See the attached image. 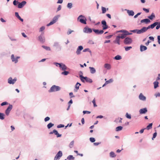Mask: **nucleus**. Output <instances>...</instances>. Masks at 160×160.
Here are the masks:
<instances>
[{"label": "nucleus", "instance_id": "f257e3e1", "mask_svg": "<svg viewBox=\"0 0 160 160\" xmlns=\"http://www.w3.org/2000/svg\"><path fill=\"white\" fill-rule=\"evenodd\" d=\"M79 77L80 78L81 81L83 82H85V80L88 82L91 83L92 82V80L87 77H84L82 75H80Z\"/></svg>", "mask_w": 160, "mask_h": 160}, {"label": "nucleus", "instance_id": "f03ea898", "mask_svg": "<svg viewBox=\"0 0 160 160\" xmlns=\"http://www.w3.org/2000/svg\"><path fill=\"white\" fill-rule=\"evenodd\" d=\"M77 20L82 23L86 24V19L82 15L79 16L78 17Z\"/></svg>", "mask_w": 160, "mask_h": 160}, {"label": "nucleus", "instance_id": "7ed1b4c3", "mask_svg": "<svg viewBox=\"0 0 160 160\" xmlns=\"http://www.w3.org/2000/svg\"><path fill=\"white\" fill-rule=\"evenodd\" d=\"M60 90V88L59 87L54 85L48 91L49 92H52L58 91Z\"/></svg>", "mask_w": 160, "mask_h": 160}, {"label": "nucleus", "instance_id": "20e7f679", "mask_svg": "<svg viewBox=\"0 0 160 160\" xmlns=\"http://www.w3.org/2000/svg\"><path fill=\"white\" fill-rule=\"evenodd\" d=\"M59 16H55L53 18L52 21H51L47 25V26H49L50 25H52L55 22H56L58 20Z\"/></svg>", "mask_w": 160, "mask_h": 160}, {"label": "nucleus", "instance_id": "39448f33", "mask_svg": "<svg viewBox=\"0 0 160 160\" xmlns=\"http://www.w3.org/2000/svg\"><path fill=\"white\" fill-rule=\"evenodd\" d=\"M62 155V151H59L55 157L54 160H59Z\"/></svg>", "mask_w": 160, "mask_h": 160}, {"label": "nucleus", "instance_id": "423d86ee", "mask_svg": "<svg viewBox=\"0 0 160 160\" xmlns=\"http://www.w3.org/2000/svg\"><path fill=\"white\" fill-rule=\"evenodd\" d=\"M132 42V39L128 37L126 38L123 41L124 43L127 45L131 44Z\"/></svg>", "mask_w": 160, "mask_h": 160}, {"label": "nucleus", "instance_id": "0eeeda50", "mask_svg": "<svg viewBox=\"0 0 160 160\" xmlns=\"http://www.w3.org/2000/svg\"><path fill=\"white\" fill-rule=\"evenodd\" d=\"M12 105H10L8 108L5 111V114L7 116H8L9 113L12 109Z\"/></svg>", "mask_w": 160, "mask_h": 160}, {"label": "nucleus", "instance_id": "6e6552de", "mask_svg": "<svg viewBox=\"0 0 160 160\" xmlns=\"http://www.w3.org/2000/svg\"><path fill=\"white\" fill-rule=\"evenodd\" d=\"M56 64L57 66H58V65H59V67L62 70H65L67 69V67L65 64L62 63H56Z\"/></svg>", "mask_w": 160, "mask_h": 160}, {"label": "nucleus", "instance_id": "1a4fd4ad", "mask_svg": "<svg viewBox=\"0 0 160 160\" xmlns=\"http://www.w3.org/2000/svg\"><path fill=\"white\" fill-rule=\"evenodd\" d=\"M38 40L41 42L43 43L45 41V38L43 34H42L38 37Z\"/></svg>", "mask_w": 160, "mask_h": 160}, {"label": "nucleus", "instance_id": "9d476101", "mask_svg": "<svg viewBox=\"0 0 160 160\" xmlns=\"http://www.w3.org/2000/svg\"><path fill=\"white\" fill-rule=\"evenodd\" d=\"M101 23L102 25V27L103 30H105L108 28V26L107 25V23L105 21L102 20L101 22Z\"/></svg>", "mask_w": 160, "mask_h": 160}, {"label": "nucleus", "instance_id": "9b49d317", "mask_svg": "<svg viewBox=\"0 0 160 160\" xmlns=\"http://www.w3.org/2000/svg\"><path fill=\"white\" fill-rule=\"evenodd\" d=\"M16 80L17 79L16 78L12 79L11 77H10L8 80V82L10 84H14Z\"/></svg>", "mask_w": 160, "mask_h": 160}, {"label": "nucleus", "instance_id": "f8f14e48", "mask_svg": "<svg viewBox=\"0 0 160 160\" xmlns=\"http://www.w3.org/2000/svg\"><path fill=\"white\" fill-rule=\"evenodd\" d=\"M92 30L95 32V33L97 34H102L104 32V31L103 30H99L98 29H93Z\"/></svg>", "mask_w": 160, "mask_h": 160}, {"label": "nucleus", "instance_id": "ddd939ff", "mask_svg": "<svg viewBox=\"0 0 160 160\" xmlns=\"http://www.w3.org/2000/svg\"><path fill=\"white\" fill-rule=\"evenodd\" d=\"M26 3V2L25 1H23L22 2H19L18 5V8H22Z\"/></svg>", "mask_w": 160, "mask_h": 160}, {"label": "nucleus", "instance_id": "4468645a", "mask_svg": "<svg viewBox=\"0 0 160 160\" xmlns=\"http://www.w3.org/2000/svg\"><path fill=\"white\" fill-rule=\"evenodd\" d=\"M19 57H18L16 58H15L14 55L12 54L11 55V59L13 62H14L15 63L18 62V59L19 58Z\"/></svg>", "mask_w": 160, "mask_h": 160}, {"label": "nucleus", "instance_id": "2eb2a0df", "mask_svg": "<svg viewBox=\"0 0 160 160\" xmlns=\"http://www.w3.org/2000/svg\"><path fill=\"white\" fill-rule=\"evenodd\" d=\"M120 37H119V36H118L116 37V39L113 42L114 43H117L118 45H120Z\"/></svg>", "mask_w": 160, "mask_h": 160}, {"label": "nucleus", "instance_id": "dca6fc26", "mask_svg": "<svg viewBox=\"0 0 160 160\" xmlns=\"http://www.w3.org/2000/svg\"><path fill=\"white\" fill-rule=\"evenodd\" d=\"M84 32L87 33H91L92 32V30L90 28L85 27L84 29Z\"/></svg>", "mask_w": 160, "mask_h": 160}, {"label": "nucleus", "instance_id": "f3484780", "mask_svg": "<svg viewBox=\"0 0 160 160\" xmlns=\"http://www.w3.org/2000/svg\"><path fill=\"white\" fill-rule=\"evenodd\" d=\"M150 22V21L149 19L146 18L142 20L141 21V23H145L146 24H148Z\"/></svg>", "mask_w": 160, "mask_h": 160}, {"label": "nucleus", "instance_id": "a211bd4d", "mask_svg": "<svg viewBox=\"0 0 160 160\" xmlns=\"http://www.w3.org/2000/svg\"><path fill=\"white\" fill-rule=\"evenodd\" d=\"M83 49V47L82 46H80L78 47V48L77 51L76 53L77 54L79 55L80 53V51L81 50H82Z\"/></svg>", "mask_w": 160, "mask_h": 160}, {"label": "nucleus", "instance_id": "6ab92c4d", "mask_svg": "<svg viewBox=\"0 0 160 160\" xmlns=\"http://www.w3.org/2000/svg\"><path fill=\"white\" fill-rule=\"evenodd\" d=\"M158 24V22H155L153 24H151L150 25H149L148 26V28L149 29L151 28L152 29L154 28V27L156 26Z\"/></svg>", "mask_w": 160, "mask_h": 160}, {"label": "nucleus", "instance_id": "aec40b11", "mask_svg": "<svg viewBox=\"0 0 160 160\" xmlns=\"http://www.w3.org/2000/svg\"><path fill=\"white\" fill-rule=\"evenodd\" d=\"M147 112L146 108H144L140 109L139 112L140 114H144L146 113Z\"/></svg>", "mask_w": 160, "mask_h": 160}, {"label": "nucleus", "instance_id": "412c9836", "mask_svg": "<svg viewBox=\"0 0 160 160\" xmlns=\"http://www.w3.org/2000/svg\"><path fill=\"white\" fill-rule=\"evenodd\" d=\"M139 98L142 100L144 101L146 100V97L144 96L142 93H141L139 96Z\"/></svg>", "mask_w": 160, "mask_h": 160}, {"label": "nucleus", "instance_id": "4be33fe9", "mask_svg": "<svg viewBox=\"0 0 160 160\" xmlns=\"http://www.w3.org/2000/svg\"><path fill=\"white\" fill-rule=\"evenodd\" d=\"M53 132H54V133L55 135H57V137L58 138L61 137L62 136V135L59 134L58 133V131L55 129H54V130H53Z\"/></svg>", "mask_w": 160, "mask_h": 160}, {"label": "nucleus", "instance_id": "5701e85b", "mask_svg": "<svg viewBox=\"0 0 160 160\" xmlns=\"http://www.w3.org/2000/svg\"><path fill=\"white\" fill-rule=\"evenodd\" d=\"M104 68L107 69L109 70L111 68V66L108 63H106L104 65Z\"/></svg>", "mask_w": 160, "mask_h": 160}, {"label": "nucleus", "instance_id": "b1692460", "mask_svg": "<svg viewBox=\"0 0 160 160\" xmlns=\"http://www.w3.org/2000/svg\"><path fill=\"white\" fill-rule=\"evenodd\" d=\"M127 12L129 16H133L134 15V12L132 10H128Z\"/></svg>", "mask_w": 160, "mask_h": 160}, {"label": "nucleus", "instance_id": "393cba45", "mask_svg": "<svg viewBox=\"0 0 160 160\" xmlns=\"http://www.w3.org/2000/svg\"><path fill=\"white\" fill-rule=\"evenodd\" d=\"M118 32H123L124 33H126V34H131V33H129L128 31L124 30H122L119 31Z\"/></svg>", "mask_w": 160, "mask_h": 160}, {"label": "nucleus", "instance_id": "a878e982", "mask_svg": "<svg viewBox=\"0 0 160 160\" xmlns=\"http://www.w3.org/2000/svg\"><path fill=\"white\" fill-rule=\"evenodd\" d=\"M147 49V47L146 46L141 45L140 46V50L141 51H143L146 50Z\"/></svg>", "mask_w": 160, "mask_h": 160}, {"label": "nucleus", "instance_id": "bb28decb", "mask_svg": "<svg viewBox=\"0 0 160 160\" xmlns=\"http://www.w3.org/2000/svg\"><path fill=\"white\" fill-rule=\"evenodd\" d=\"M89 68L90 69V71L91 73L93 74L95 72L96 70L94 68L89 67Z\"/></svg>", "mask_w": 160, "mask_h": 160}, {"label": "nucleus", "instance_id": "cd10ccee", "mask_svg": "<svg viewBox=\"0 0 160 160\" xmlns=\"http://www.w3.org/2000/svg\"><path fill=\"white\" fill-rule=\"evenodd\" d=\"M129 35V34H126V33H123L121 34L120 36H119V37H120V38L123 39L125 38L127 35Z\"/></svg>", "mask_w": 160, "mask_h": 160}, {"label": "nucleus", "instance_id": "c85d7f7f", "mask_svg": "<svg viewBox=\"0 0 160 160\" xmlns=\"http://www.w3.org/2000/svg\"><path fill=\"white\" fill-rule=\"evenodd\" d=\"M154 85V88H156L158 87L159 82H158L155 81L153 83Z\"/></svg>", "mask_w": 160, "mask_h": 160}, {"label": "nucleus", "instance_id": "c756f323", "mask_svg": "<svg viewBox=\"0 0 160 160\" xmlns=\"http://www.w3.org/2000/svg\"><path fill=\"white\" fill-rule=\"evenodd\" d=\"M67 159L68 160H74L75 158L72 155H70L68 156L67 158Z\"/></svg>", "mask_w": 160, "mask_h": 160}, {"label": "nucleus", "instance_id": "7c9ffc66", "mask_svg": "<svg viewBox=\"0 0 160 160\" xmlns=\"http://www.w3.org/2000/svg\"><path fill=\"white\" fill-rule=\"evenodd\" d=\"M110 156L112 158L115 157L116 156V155L115 154L114 152H110Z\"/></svg>", "mask_w": 160, "mask_h": 160}, {"label": "nucleus", "instance_id": "2f4dec72", "mask_svg": "<svg viewBox=\"0 0 160 160\" xmlns=\"http://www.w3.org/2000/svg\"><path fill=\"white\" fill-rule=\"evenodd\" d=\"M122 129V126H118L116 128V131L117 132L121 130Z\"/></svg>", "mask_w": 160, "mask_h": 160}, {"label": "nucleus", "instance_id": "473e14b6", "mask_svg": "<svg viewBox=\"0 0 160 160\" xmlns=\"http://www.w3.org/2000/svg\"><path fill=\"white\" fill-rule=\"evenodd\" d=\"M152 123H151L149 124V125H148L146 129H147V130H149V129L152 128Z\"/></svg>", "mask_w": 160, "mask_h": 160}, {"label": "nucleus", "instance_id": "72a5a7b5", "mask_svg": "<svg viewBox=\"0 0 160 160\" xmlns=\"http://www.w3.org/2000/svg\"><path fill=\"white\" fill-rule=\"evenodd\" d=\"M53 126V124L51 122H50L47 125V127L48 129H50Z\"/></svg>", "mask_w": 160, "mask_h": 160}, {"label": "nucleus", "instance_id": "f704fd0d", "mask_svg": "<svg viewBox=\"0 0 160 160\" xmlns=\"http://www.w3.org/2000/svg\"><path fill=\"white\" fill-rule=\"evenodd\" d=\"M114 58L116 60H118L121 59L122 58L119 55H118L114 57Z\"/></svg>", "mask_w": 160, "mask_h": 160}, {"label": "nucleus", "instance_id": "c9c22d12", "mask_svg": "<svg viewBox=\"0 0 160 160\" xmlns=\"http://www.w3.org/2000/svg\"><path fill=\"white\" fill-rule=\"evenodd\" d=\"M155 17V16L153 14V13H152V14L151 15L149 16L148 17V18L150 19L151 20H152L153 18H154Z\"/></svg>", "mask_w": 160, "mask_h": 160}, {"label": "nucleus", "instance_id": "e433bc0d", "mask_svg": "<svg viewBox=\"0 0 160 160\" xmlns=\"http://www.w3.org/2000/svg\"><path fill=\"white\" fill-rule=\"evenodd\" d=\"M5 115L2 113L0 112V119L1 120H3L4 119V116Z\"/></svg>", "mask_w": 160, "mask_h": 160}, {"label": "nucleus", "instance_id": "4c0bfd02", "mask_svg": "<svg viewBox=\"0 0 160 160\" xmlns=\"http://www.w3.org/2000/svg\"><path fill=\"white\" fill-rule=\"evenodd\" d=\"M42 47L47 50H48V51L51 50V49H50V48L49 47L46 46H42Z\"/></svg>", "mask_w": 160, "mask_h": 160}, {"label": "nucleus", "instance_id": "58836bf2", "mask_svg": "<svg viewBox=\"0 0 160 160\" xmlns=\"http://www.w3.org/2000/svg\"><path fill=\"white\" fill-rule=\"evenodd\" d=\"M81 85V84L78 83V82H77V83L76 84V85H75V88H76L77 89V90H78V89H79V86H80Z\"/></svg>", "mask_w": 160, "mask_h": 160}, {"label": "nucleus", "instance_id": "ea45409f", "mask_svg": "<svg viewBox=\"0 0 160 160\" xmlns=\"http://www.w3.org/2000/svg\"><path fill=\"white\" fill-rule=\"evenodd\" d=\"M143 30H142V28L140 30H137V33L138 34H140L141 33H143Z\"/></svg>", "mask_w": 160, "mask_h": 160}, {"label": "nucleus", "instance_id": "a19ab883", "mask_svg": "<svg viewBox=\"0 0 160 160\" xmlns=\"http://www.w3.org/2000/svg\"><path fill=\"white\" fill-rule=\"evenodd\" d=\"M102 13H105L107 11L106 9L105 8L103 7H102Z\"/></svg>", "mask_w": 160, "mask_h": 160}, {"label": "nucleus", "instance_id": "79ce46f5", "mask_svg": "<svg viewBox=\"0 0 160 160\" xmlns=\"http://www.w3.org/2000/svg\"><path fill=\"white\" fill-rule=\"evenodd\" d=\"M149 28H148V27H143L142 28V30H143V32L146 31Z\"/></svg>", "mask_w": 160, "mask_h": 160}, {"label": "nucleus", "instance_id": "37998d69", "mask_svg": "<svg viewBox=\"0 0 160 160\" xmlns=\"http://www.w3.org/2000/svg\"><path fill=\"white\" fill-rule=\"evenodd\" d=\"M125 50L126 51H128L129 50H130L132 48V47L130 46V47H124Z\"/></svg>", "mask_w": 160, "mask_h": 160}, {"label": "nucleus", "instance_id": "c03bdc74", "mask_svg": "<svg viewBox=\"0 0 160 160\" xmlns=\"http://www.w3.org/2000/svg\"><path fill=\"white\" fill-rule=\"evenodd\" d=\"M69 73V72L68 71H65L64 72H62V74L63 75H67Z\"/></svg>", "mask_w": 160, "mask_h": 160}, {"label": "nucleus", "instance_id": "a18cd8bd", "mask_svg": "<svg viewBox=\"0 0 160 160\" xmlns=\"http://www.w3.org/2000/svg\"><path fill=\"white\" fill-rule=\"evenodd\" d=\"M74 142L73 141H72L69 144V147L70 148H72L74 145Z\"/></svg>", "mask_w": 160, "mask_h": 160}, {"label": "nucleus", "instance_id": "49530a36", "mask_svg": "<svg viewBox=\"0 0 160 160\" xmlns=\"http://www.w3.org/2000/svg\"><path fill=\"white\" fill-rule=\"evenodd\" d=\"M72 3H68V5H67V7L69 8H72Z\"/></svg>", "mask_w": 160, "mask_h": 160}, {"label": "nucleus", "instance_id": "de8ad7c7", "mask_svg": "<svg viewBox=\"0 0 160 160\" xmlns=\"http://www.w3.org/2000/svg\"><path fill=\"white\" fill-rule=\"evenodd\" d=\"M113 81V80L112 79H110L109 80L107 81H106V84H108L110 82H112Z\"/></svg>", "mask_w": 160, "mask_h": 160}, {"label": "nucleus", "instance_id": "09e8293b", "mask_svg": "<svg viewBox=\"0 0 160 160\" xmlns=\"http://www.w3.org/2000/svg\"><path fill=\"white\" fill-rule=\"evenodd\" d=\"M92 103L93 104V106H94V107H96L97 106V105L96 104L95 100V98L92 100Z\"/></svg>", "mask_w": 160, "mask_h": 160}, {"label": "nucleus", "instance_id": "8fccbe9b", "mask_svg": "<svg viewBox=\"0 0 160 160\" xmlns=\"http://www.w3.org/2000/svg\"><path fill=\"white\" fill-rule=\"evenodd\" d=\"M90 140L91 142H93L95 141V138H90Z\"/></svg>", "mask_w": 160, "mask_h": 160}, {"label": "nucleus", "instance_id": "3c124183", "mask_svg": "<svg viewBox=\"0 0 160 160\" xmlns=\"http://www.w3.org/2000/svg\"><path fill=\"white\" fill-rule=\"evenodd\" d=\"M18 3L19 2L18 1H17L16 0H14L13 2V4L15 6H16L18 4Z\"/></svg>", "mask_w": 160, "mask_h": 160}, {"label": "nucleus", "instance_id": "603ef678", "mask_svg": "<svg viewBox=\"0 0 160 160\" xmlns=\"http://www.w3.org/2000/svg\"><path fill=\"white\" fill-rule=\"evenodd\" d=\"M126 116L127 118L129 119H131V115H129L127 112L126 113Z\"/></svg>", "mask_w": 160, "mask_h": 160}, {"label": "nucleus", "instance_id": "864d4df0", "mask_svg": "<svg viewBox=\"0 0 160 160\" xmlns=\"http://www.w3.org/2000/svg\"><path fill=\"white\" fill-rule=\"evenodd\" d=\"M157 135V133L156 132H155L153 134V137H152V140H153V139L156 138V137Z\"/></svg>", "mask_w": 160, "mask_h": 160}, {"label": "nucleus", "instance_id": "5fc2aeb1", "mask_svg": "<svg viewBox=\"0 0 160 160\" xmlns=\"http://www.w3.org/2000/svg\"><path fill=\"white\" fill-rule=\"evenodd\" d=\"M83 112L84 114H85L86 113L90 114V113L91 112L90 111H83Z\"/></svg>", "mask_w": 160, "mask_h": 160}, {"label": "nucleus", "instance_id": "6e6d98bb", "mask_svg": "<svg viewBox=\"0 0 160 160\" xmlns=\"http://www.w3.org/2000/svg\"><path fill=\"white\" fill-rule=\"evenodd\" d=\"M157 25L156 29H158L160 28V22H158V24Z\"/></svg>", "mask_w": 160, "mask_h": 160}, {"label": "nucleus", "instance_id": "4d7b16f0", "mask_svg": "<svg viewBox=\"0 0 160 160\" xmlns=\"http://www.w3.org/2000/svg\"><path fill=\"white\" fill-rule=\"evenodd\" d=\"M15 15L18 18H20V17L19 16L18 13L17 12H16L15 13Z\"/></svg>", "mask_w": 160, "mask_h": 160}, {"label": "nucleus", "instance_id": "13d9d810", "mask_svg": "<svg viewBox=\"0 0 160 160\" xmlns=\"http://www.w3.org/2000/svg\"><path fill=\"white\" fill-rule=\"evenodd\" d=\"M64 125L60 124H59V125H58L57 128H63V127H64Z\"/></svg>", "mask_w": 160, "mask_h": 160}, {"label": "nucleus", "instance_id": "bf43d9fd", "mask_svg": "<svg viewBox=\"0 0 160 160\" xmlns=\"http://www.w3.org/2000/svg\"><path fill=\"white\" fill-rule=\"evenodd\" d=\"M143 11H145L146 12L148 13L149 12V9H146L144 8H143Z\"/></svg>", "mask_w": 160, "mask_h": 160}, {"label": "nucleus", "instance_id": "052dcab7", "mask_svg": "<svg viewBox=\"0 0 160 160\" xmlns=\"http://www.w3.org/2000/svg\"><path fill=\"white\" fill-rule=\"evenodd\" d=\"M8 103L7 102H2L1 104V105L2 106H4V105H7V104H8Z\"/></svg>", "mask_w": 160, "mask_h": 160}, {"label": "nucleus", "instance_id": "680f3d73", "mask_svg": "<svg viewBox=\"0 0 160 160\" xmlns=\"http://www.w3.org/2000/svg\"><path fill=\"white\" fill-rule=\"evenodd\" d=\"M50 118L49 117H47L46 118H45L44 119V121L45 122H47V121L49 120H50Z\"/></svg>", "mask_w": 160, "mask_h": 160}, {"label": "nucleus", "instance_id": "e2e57ef3", "mask_svg": "<svg viewBox=\"0 0 160 160\" xmlns=\"http://www.w3.org/2000/svg\"><path fill=\"white\" fill-rule=\"evenodd\" d=\"M69 95L71 96V98L74 97V96L73 95V94L72 92H70Z\"/></svg>", "mask_w": 160, "mask_h": 160}, {"label": "nucleus", "instance_id": "0e129e2a", "mask_svg": "<svg viewBox=\"0 0 160 160\" xmlns=\"http://www.w3.org/2000/svg\"><path fill=\"white\" fill-rule=\"evenodd\" d=\"M73 31L72 30H69L67 32V34L68 35H69L72 32H73Z\"/></svg>", "mask_w": 160, "mask_h": 160}, {"label": "nucleus", "instance_id": "69168bd1", "mask_svg": "<svg viewBox=\"0 0 160 160\" xmlns=\"http://www.w3.org/2000/svg\"><path fill=\"white\" fill-rule=\"evenodd\" d=\"M45 29V27H42L40 29V32H42Z\"/></svg>", "mask_w": 160, "mask_h": 160}, {"label": "nucleus", "instance_id": "338daca9", "mask_svg": "<svg viewBox=\"0 0 160 160\" xmlns=\"http://www.w3.org/2000/svg\"><path fill=\"white\" fill-rule=\"evenodd\" d=\"M158 42L159 44H160V36H158Z\"/></svg>", "mask_w": 160, "mask_h": 160}, {"label": "nucleus", "instance_id": "774afa93", "mask_svg": "<svg viewBox=\"0 0 160 160\" xmlns=\"http://www.w3.org/2000/svg\"><path fill=\"white\" fill-rule=\"evenodd\" d=\"M149 39L152 40V41H154V38L152 36L149 37Z\"/></svg>", "mask_w": 160, "mask_h": 160}]
</instances>
